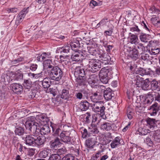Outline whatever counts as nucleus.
Here are the masks:
<instances>
[{
    "label": "nucleus",
    "mask_w": 160,
    "mask_h": 160,
    "mask_svg": "<svg viewBox=\"0 0 160 160\" xmlns=\"http://www.w3.org/2000/svg\"><path fill=\"white\" fill-rule=\"evenodd\" d=\"M160 96L158 93L155 92H151V99L152 101L155 100V101H159Z\"/></svg>",
    "instance_id": "obj_33"
},
{
    "label": "nucleus",
    "mask_w": 160,
    "mask_h": 160,
    "mask_svg": "<svg viewBox=\"0 0 160 160\" xmlns=\"http://www.w3.org/2000/svg\"><path fill=\"white\" fill-rule=\"evenodd\" d=\"M39 130V131L37 132L36 133H39L42 135H44L48 134L50 133L51 131L50 127L49 126L46 125H43L41 128L40 126Z\"/></svg>",
    "instance_id": "obj_15"
},
{
    "label": "nucleus",
    "mask_w": 160,
    "mask_h": 160,
    "mask_svg": "<svg viewBox=\"0 0 160 160\" xmlns=\"http://www.w3.org/2000/svg\"><path fill=\"white\" fill-rule=\"evenodd\" d=\"M99 60L102 64L106 65L108 64L111 58L108 54L103 53L99 56Z\"/></svg>",
    "instance_id": "obj_13"
},
{
    "label": "nucleus",
    "mask_w": 160,
    "mask_h": 160,
    "mask_svg": "<svg viewBox=\"0 0 160 160\" xmlns=\"http://www.w3.org/2000/svg\"><path fill=\"white\" fill-rule=\"evenodd\" d=\"M88 78L87 81L90 84H93L96 83L98 80V76L95 74H92L90 75H87Z\"/></svg>",
    "instance_id": "obj_21"
},
{
    "label": "nucleus",
    "mask_w": 160,
    "mask_h": 160,
    "mask_svg": "<svg viewBox=\"0 0 160 160\" xmlns=\"http://www.w3.org/2000/svg\"><path fill=\"white\" fill-rule=\"evenodd\" d=\"M27 9H24L20 12V13L18 14V15H19V16H21V17H23V18H24L26 14L27 13Z\"/></svg>",
    "instance_id": "obj_56"
},
{
    "label": "nucleus",
    "mask_w": 160,
    "mask_h": 160,
    "mask_svg": "<svg viewBox=\"0 0 160 160\" xmlns=\"http://www.w3.org/2000/svg\"><path fill=\"white\" fill-rule=\"evenodd\" d=\"M100 128L101 129L106 131L110 130L112 128L111 124L107 122L103 123L101 125Z\"/></svg>",
    "instance_id": "obj_35"
},
{
    "label": "nucleus",
    "mask_w": 160,
    "mask_h": 160,
    "mask_svg": "<svg viewBox=\"0 0 160 160\" xmlns=\"http://www.w3.org/2000/svg\"><path fill=\"white\" fill-rule=\"evenodd\" d=\"M139 51L136 48H133L129 52L130 57L133 59L136 60L138 58Z\"/></svg>",
    "instance_id": "obj_24"
},
{
    "label": "nucleus",
    "mask_w": 160,
    "mask_h": 160,
    "mask_svg": "<svg viewBox=\"0 0 160 160\" xmlns=\"http://www.w3.org/2000/svg\"><path fill=\"white\" fill-rule=\"evenodd\" d=\"M66 152V150L65 148H62L61 149H59L57 151L58 154L59 155H61L64 154H65Z\"/></svg>",
    "instance_id": "obj_60"
},
{
    "label": "nucleus",
    "mask_w": 160,
    "mask_h": 160,
    "mask_svg": "<svg viewBox=\"0 0 160 160\" xmlns=\"http://www.w3.org/2000/svg\"><path fill=\"white\" fill-rule=\"evenodd\" d=\"M35 133H33V135H27L25 137H23L22 139L24 140V142L29 146H35Z\"/></svg>",
    "instance_id": "obj_10"
},
{
    "label": "nucleus",
    "mask_w": 160,
    "mask_h": 160,
    "mask_svg": "<svg viewBox=\"0 0 160 160\" xmlns=\"http://www.w3.org/2000/svg\"><path fill=\"white\" fill-rule=\"evenodd\" d=\"M88 65L89 71L92 72H97L101 67V62L95 59H89Z\"/></svg>",
    "instance_id": "obj_5"
},
{
    "label": "nucleus",
    "mask_w": 160,
    "mask_h": 160,
    "mask_svg": "<svg viewBox=\"0 0 160 160\" xmlns=\"http://www.w3.org/2000/svg\"><path fill=\"white\" fill-rule=\"evenodd\" d=\"M23 85L24 89L29 90L32 87V84L30 79H28L24 80Z\"/></svg>",
    "instance_id": "obj_26"
},
{
    "label": "nucleus",
    "mask_w": 160,
    "mask_h": 160,
    "mask_svg": "<svg viewBox=\"0 0 160 160\" xmlns=\"http://www.w3.org/2000/svg\"><path fill=\"white\" fill-rule=\"evenodd\" d=\"M35 150L34 148L30 149L28 151V155L30 157L32 156L35 153Z\"/></svg>",
    "instance_id": "obj_62"
},
{
    "label": "nucleus",
    "mask_w": 160,
    "mask_h": 160,
    "mask_svg": "<svg viewBox=\"0 0 160 160\" xmlns=\"http://www.w3.org/2000/svg\"><path fill=\"white\" fill-rule=\"evenodd\" d=\"M150 132V131L149 129H146L141 127H139L137 132V134H139L141 135H146L148 133H149Z\"/></svg>",
    "instance_id": "obj_30"
},
{
    "label": "nucleus",
    "mask_w": 160,
    "mask_h": 160,
    "mask_svg": "<svg viewBox=\"0 0 160 160\" xmlns=\"http://www.w3.org/2000/svg\"><path fill=\"white\" fill-rule=\"evenodd\" d=\"M87 77L77 78V81L78 84L81 87H87Z\"/></svg>",
    "instance_id": "obj_18"
},
{
    "label": "nucleus",
    "mask_w": 160,
    "mask_h": 160,
    "mask_svg": "<svg viewBox=\"0 0 160 160\" xmlns=\"http://www.w3.org/2000/svg\"><path fill=\"white\" fill-rule=\"evenodd\" d=\"M151 11H152L151 13L154 14L152 15L151 21L154 25L157 26L158 24L160 23V21L158 20V16L160 13V11L155 2L151 7Z\"/></svg>",
    "instance_id": "obj_4"
},
{
    "label": "nucleus",
    "mask_w": 160,
    "mask_h": 160,
    "mask_svg": "<svg viewBox=\"0 0 160 160\" xmlns=\"http://www.w3.org/2000/svg\"><path fill=\"white\" fill-rule=\"evenodd\" d=\"M135 71H136L137 74H138L141 76H143L145 74V69H143L142 68H137L135 69Z\"/></svg>",
    "instance_id": "obj_47"
},
{
    "label": "nucleus",
    "mask_w": 160,
    "mask_h": 160,
    "mask_svg": "<svg viewBox=\"0 0 160 160\" xmlns=\"http://www.w3.org/2000/svg\"><path fill=\"white\" fill-rule=\"evenodd\" d=\"M35 146L37 145L38 147H41L43 146V145L45 142V138L42 135H40L39 133H35Z\"/></svg>",
    "instance_id": "obj_9"
},
{
    "label": "nucleus",
    "mask_w": 160,
    "mask_h": 160,
    "mask_svg": "<svg viewBox=\"0 0 160 160\" xmlns=\"http://www.w3.org/2000/svg\"><path fill=\"white\" fill-rule=\"evenodd\" d=\"M62 160H74V157L71 154L66 155L62 158Z\"/></svg>",
    "instance_id": "obj_52"
},
{
    "label": "nucleus",
    "mask_w": 160,
    "mask_h": 160,
    "mask_svg": "<svg viewBox=\"0 0 160 160\" xmlns=\"http://www.w3.org/2000/svg\"><path fill=\"white\" fill-rule=\"evenodd\" d=\"M83 87L84 88L80 90L81 92L82 93H83L85 95H87L89 92V90L88 89L87 86L86 87Z\"/></svg>",
    "instance_id": "obj_57"
},
{
    "label": "nucleus",
    "mask_w": 160,
    "mask_h": 160,
    "mask_svg": "<svg viewBox=\"0 0 160 160\" xmlns=\"http://www.w3.org/2000/svg\"><path fill=\"white\" fill-rule=\"evenodd\" d=\"M71 48H77L79 47L80 43L78 40H74L72 41L70 45Z\"/></svg>",
    "instance_id": "obj_41"
},
{
    "label": "nucleus",
    "mask_w": 160,
    "mask_h": 160,
    "mask_svg": "<svg viewBox=\"0 0 160 160\" xmlns=\"http://www.w3.org/2000/svg\"><path fill=\"white\" fill-rule=\"evenodd\" d=\"M88 131L91 134H96L99 132L97 125L92 123L90 127H89ZM94 136V135H93Z\"/></svg>",
    "instance_id": "obj_23"
},
{
    "label": "nucleus",
    "mask_w": 160,
    "mask_h": 160,
    "mask_svg": "<svg viewBox=\"0 0 160 160\" xmlns=\"http://www.w3.org/2000/svg\"><path fill=\"white\" fill-rule=\"evenodd\" d=\"M149 81L148 78L146 79L145 80H144L142 84L143 86L142 87V89L145 90H148L149 88H148L149 87Z\"/></svg>",
    "instance_id": "obj_39"
},
{
    "label": "nucleus",
    "mask_w": 160,
    "mask_h": 160,
    "mask_svg": "<svg viewBox=\"0 0 160 160\" xmlns=\"http://www.w3.org/2000/svg\"><path fill=\"white\" fill-rule=\"evenodd\" d=\"M143 48V44L141 43H140L138 44L135 48H136L137 50H138L139 52H141L142 51Z\"/></svg>",
    "instance_id": "obj_61"
},
{
    "label": "nucleus",
    "mask_w": 160,
    "mask_h": 160,
    "mask_svg": "<svg viewBox=\"0 0 160 160\" xmlns=\"http://www.w3.org/2000/svg\"><path fill=\"white\" fill-rule=\"evenodd\" d=\"M88 71L81 67H77L74 72V75L76 78L87 77Z\"/></svg>",
    "instance_id": "obj_7"
},
{
    "label": "nucleus",
    "mask_w": 160,
    "mask_h": 160,
    "mask_svg": "<svg viewBox=\"0 0 160 160\" xmlns=\"http://www.w3.org/2000/svg\"><path fill=\"white\" fill-rule=\"evenodd\" d=\"M159 110L158 103H155L151 106V116H156Z\"/></svg>",
    "instance_id": "obj_22"
},
{
    "label": "nucleus",
    "mask_w": 160,
    "mask_h": 160,
    "mask_svg": "<svg viewBox=\"0 0 160 160\" xmlns=\"http://www.w3.org/2000/svg\"><path fill=\"white\" fill-rule=\"evenodd\" d=\"M120 140L121 139L119 137H116L111 143V148H115L121 144Z\"/></svg>",
    "instance_id": "obj_25"
},
{
    "label": "nucleus",
    "mask_w": 160,
    "mask_h": 160,
    "mask_svg": "<svg viewBox=\"0 0 160 160\" xmlns=\"http://www.w3.org/2000/svg\"><path fill=\"white\" fill-rule=\"evenodd\" d=\"M91 104L87 100H85L80 102L79 104V108L82 111H86L89 109Z\"/></svg>",
    "instance_id": "obj_19"
},
{
    "label": "nucleus",
    "mask_w": 160,
    "mask_h": 160,
    "mask_svg": "<svg viewBox=\"0 0 160 160\" xmlns=\"http://www.w3.org/2000/svg\"><path fill=\"white\" fill-rule=\"evenodd\" d=\"M23 18L21 17V16L18 15L15 21V23L16 25H18L19 23L22 21V19Z\"/></svg>",
    "instance_id": "obj_55"
},
{
    "label": "nucleus",
    "mask_w": 160,
    "mask_h": 160,
    "mask_svg": "<svg viewBox=\"0 0 160 160\" xmlns=\"http://www.w3.org/2000/svg\"><path fill=\"white\" fill-rule=\"evenodd\" d=\"M61 157L58 154H53L49 158L48 160H61Z\"/></svg>",
    "instance_id": "obj_45"
},
{
    "label": "nucleus",
    "mask_w": 160,
    "mask_h": 160,
    "mask_svg": "<svg viewBox=\"0 0 160 160\" xmlns=\"http://www.w3.org/2000/svg\"><path fill=\"white\" fill-rule=\"evenodd\" d=\"M153 136L154 139H160V131L157 130L155 131Z\"/></svg>",
    "instance_id": "obj_53"
},
{
    "label": "nucleus",
    "mask_w": 160,
    "mask_h": 160,
    "mask_svg": "<svg viewBox=\"0 0 160 160\" xmlns=\"http://www.w3.org/2000/svg\"><path fill=\"white\" fill-rule=\"evenodd\" d=\"M135 81H136V84L137 86L142 88L144 81L143 78H136L135 79Z\"/></svg>",
    "instance_id": "obj_42"
},
{
    "label": "nucleus",
    "mask_w": 160,
    "mask_h": 160,
    "mask_svg": "<svg viewBox=\"0 0 160 160\" xmlns=\"http://www.w3.org/2000/svg\"><path fill=\"white\" fill-rule=\"evenodd\" d=\"M50 144L51 148L56 149L60 146V140L58 137H56L50 142Z\"/></svg>",
    "instance_id": "obj_16"
},
{
    "label": "nucleus",
    "mask_w": 160,
    "mask_h": 160,
    "mask_svg": "<svg viewBox=\"0 0 160 160\" xmlns=\"http://www.w3.org/2000/svg\"><path fill=\"white\" fill-rule=\"evenodd\" d=\"M158 83L155 80L151 82V89L152 90H156L158 87Z\"/></svg>",
    "instance_id": "obj_44"
},
{
    "label": "nucleus",
    "mask_w": 160,
    "mask_h": 160,
    "mask_svg": "<svg viewBox=\"0 0 160 160\" xmlns=\"http://www.w3.org/2000/svg\"><path fill=\"white\" fill-rule=\"evenodd\" d=\"M24 132V130L23 128L19 127L16 128L15 130V133L16 135L19 136H21L23 134Z\"/></svg>",
    "instance_id": "obj_37"
},
{
    "label": "nucleus",
    "mask_w": 160,
    "mask_h": 160,
    "mask_svg": "<svg viewBox=\"0 0 160 160\" xmlns=\"http://www.w3.org/2000/svg\"><path fill=\"white\" fill-rule=\"evenodd\" d=\"M60 140L65 143L70 144L72 143L71 138L66 134L65 132H62L59 135Z\"/></svg>",
    "instance_id": "obj_12"
},
{
    "label": "nucleus",
    "mask_w": 160,
    "mask_h": 160,
    "mask_svg": "<svg viewBox=\"0 0 160 160\" xmlns=\"http://www.w3.org/2000/svg\"><path fill=\"white\" fill-rule=\"evenodd\" d=\"M86 114L87 115L86 118L85 122L87 123H89L91 122V114L89 112H87Z\"/></svg>",
    "instance_id": "obj_58"
},
{
    "label": "nucleus",
    "mask_w": 160,
    "mask_h": 160,
    "mask_svg": "<svg viewBox=\"0 0 160 160\" xmlns=\"http://www.w3.org/2000/svg\"><path fill=\"white\" fill-rule=\"evenodd\" d=\"M151 48H154L159 47L158 42L156 40H151Z\"/></svg>",
    "instance_id": "obj_50"
},
{
    "label": "nucleus",
    "mask_w": 160,
    "mask_h": 160,
    "mask_svg": "<svg viewBox=\"0 0 160 160\" xmlns=\"http://www.w3.org/2000/svg\"><path fill=\"white\" fill-rule=\"evenodd\" d=\"M52 62L51 60L46 59L44 61V64L48 68H51L49 72V77L53 80L59 81L62 76V71L59 67L53 66L51 64Z\"/></svg>",
    "instance_id": "obj_2"
},
{
    "label": "nucleus",
    "mask_w": 160,
    "mask_h": 160,
    "mask_svg": "<svg viewBox=\"0 0 160 160\" xmlns=\"http://www.w3.org/2000/svg\"><path fill=\"white\" fill-rule=\"evenodd\" d=\"M47 119L46 117L42 115L37 116L36 117L31 116L27 118L25 126L27 130L31 132L36 133L37 132L39 131L40 125L47 122Z\"/></svg>",
    "instance_id": "obj_1"
},
{
    "label": "nucleus",
    "mask_w": 160,
    "mask_h": 160,
    "mask_svg": "<svg viewBox=\"0 0 160 160\" xmlns=\"http://www.w3.org/2000/svg\"><path fill=\"white\" fill-rule=\"evenodd\" d=\"M50 152V150L49 149L43 150L39 153V156L41 158H45L48 156Z\"/></svg>",
    "instance_id": "obj_32"
},
{
    "label": "nucleus",
    "mask_w": 160,
    "mask_h": 160,
    "mask_svg": "<svg viewBox=\"0 0 160 160\" xmlns=\"http://www.w3.org/2000/svg\"><path fill=\"white\" fill-rule=\"evenodd\" d=\"M108 22V19L103 18L98 23L95 27L96 28H98L100 27L103 26Z\"/></svg>",
    "instance_id": "obj_43"
},
{
    "label": "nucleus",
    "mask_w": 160,
    "mask_h": 160,
    "mask_svg": "<svg viewBox=\"0 0 160 160\" xmlns=\"http://www.w3.org/2000/svg\"><path fill=\"white\" fill-rule=\"evenodd\" d=\"M71 48L70 46L67 45H65L62 47L60 48L59 49V50L61 53L65 56L69 52Z\"/></svg>",
    "instance_id": "obj_20"
},
{
    "label": "nucleus",
    "mask_w": 160,
    "mask_h": 160,
    "mask_svg": "<svg viewBox=\"0 0 160 160\" xmlns=\"http://www.w3.org/2000/svg\"><path fill=\"white\" fill-rule=\"evenodd\" d=\"M51 128L52 129V135L55 137L58 136L59 133L61 132V130L59 128H54L53 127H51Z\"/></svg>",
    "instance_id": "obj_40"
},
{
    "label": "nucleus",
    "mask_w": 160,
    "mask_h": 160,
    "mask_svg": "<svg viewBox=\"0 0 160 160\" xmlns=\"http://www.w3.org/2000/svg\"><path fill=\"white\" fill-rule=\"evenodd\" d=\"M10 88L14 93L18 95L21 94L23 90V87L21 84L16 83L11 84Z\"/></svg>",
    "instance_id": "obj_8"
},
{
    "label": "nucleus",
    "mask_w": 160,
    "mask_h": 160,
    "mask_svg": "<svg viewBox=\"0 0 160 160\" xmlns=\"http://www.w3.org/2000/svg\"><path fill=\"white\" fill-rule=\"evenodd\" d=\"M70 96L69 94V89L68 88L63 89H62V94L61 95V98L64 99H67L69 98Z\"/></svg>",
    "instance_id": "obj_27"
},
{
    "label": "nucleus",
    "mask_w": 160,
    "mask_h": 160,
    "mask_svg": "<svg viewBox=\"0 0 160 160\" xmlns=\"http://www.w3.org/2000/svg\"><path fill=\"white\" fill-rule=\"evenodd\" d=\"M18 11V9L17 8H8L7 11L8 12H16Z\"/></svg>",
    "instance_id": "obj_63"
},
{
    "label": "nucleus",
    "mask_w": 160,
    "mask_h": 160,
    "mask_svg": "<svg viewBox=\"0 0 160 160\" xmlns=\"http://www.w3.org/2000/svg\"><path fill=\"white\" fill-rule=\"evenodd\" d=\"M150 94L149 93L146 95L143 96L141 98V96H140L141 100L143 102L144 106L143 107L144 108H147L148 110H150Z\"/></svg>",
    "instance_id": "obj_11"
},
{
    "label": "nucleus",
    "mask_w": 160,
    "mask_h": 160,
    "mask_svg": "<svg viewBox=\"0 0 160 160\" xmlns=\"http://www.w3.org/2000/svg\"><path fill=\"white\" fill-rule=\"evenodd\" d=\"M160 51V48L159 47L154 48H151V54L155 55L158 54Z\"/></svg>",
    "instance_id": "obj_48"
},
{
    "label": "nucleus",
    "mask_w": 160,
    "mask_h": 160,
    "mask_svg": "<svg viewBox=\"0 0 160 160\" xmlns=\"http://www.w3.org/2000/svg\"><path fill=\"white\" fill-rule=\"evenodd\" d=\"M18 141L19 140H18V138L16 137V136H14L12 139V142L13 144L16 147H17V146L15 144L16 143L17 144V143L19 142Z\"/></svg>",
    "instance_id": "obj_64"
},
{
    "label": "nucleus",
    "mask_w": 160,
    "mask_h": 160,
    "mask_svg": "<svg viewBox=\"0 0 160 160\" xmlns=\"http://www.w3.org/2000/svg\"><path fill=\"white\" fill-rule=\"evenodd\" d=\"M133 110L130 108L128 107L127 109V114L128 118L129 119H131L132 118L133 113Z\"/></svg>",
    "instance_id": "obj_46"
},
{
    "label": "nucleus",
    "mask_w": 160,
    "mask_h": 160,
    "mask_svg": "<svg viewBox=\"0 0 160 160\" xmlns=\"http://www.w3.org/2000/svg\"><path fill=\"white\" fill-rule=\"evenodd\" d=\"M114 94L112 92V90L110 88H107L104 91L103 97L105 99L109 101L114 96Z\"/></svg>",
    "instance_id": "obj_14"
},
{
    "label": "nucleus",
    "mask_w": 160,
    "mask_h": 160,
    "mask_svg": "<svg viewBox=\"0 0 160 160\" xmlns=\"http://www.w3.org/2000/svg\"><path fill=\"white\" fill-rule=\"evenodd\" d=\"M159 123L158 120H156L155 119L151 118V129L152 128L156 129L157 128V124Z\"/></svg>",
    "instance_id": "obj_38"
},
{
    "label": "nucleus",
    "mask_w": 160,
    "mask_h": 160,
    "mask_svg": "<svg viewBox=\"0 0 160 160\" xmlns=\"http://www.w3.org/2000/svg\"><path fill=\"white\" fill-rule=\"evenodd\" d=\"M129 37L130 40V42L132 44H136L138 43V39L137 35L132 34L131 33H129Z\"/></svg>",
    "instance_id": "obj_34"
},
{
    "label": "nucleus",
    "mask_w": 160,
    "mask_h": 160,
    "mask_svg": "<svg viewBox=\"0 0 160 160\" xmlns=\"http://www.w3.org/2000/svg\"><path fill=\"white\" fill-rule=\"evenodd\" d=\"M154 69V70L152 68L151 69V76L152 74L154 75L155 72L158 75H160V67L157 68H155Z\"/></svg>",
    "instance_id": "obj_49"
},
{
    "label": "nucleus",
    "mask_w": 160,
    "mask_h": 160,
    "mask_svg": "<svg viewBox=\"0 0 160 160\" xmlns=\"http://www.w3.org/2000/svg\"><path fill=\"white\" fill-rule=\"evenodd\" d=\"M92 97L93 99H96V101H98V100L101 99L102 98V96L100 94V93L96 92L93 94V96H92Z\"/></svg>",
    "instance_id": "obj_51"
},
{
    "label": "nucleus",
    "mask_w": 160,
    "mask_h": 160,
    "mask_svg": "<svg viewBox=\"0 0 160 160\" xmlns=\"http://www.w3.org/2000/svg\"><path fill=\"white\" fill-rule=\"evenodd\" d=\"M109 70L105 68H102L99 72V78L100 81L103 83H108L109 80Z\"/></svg>",
    "instance_id": "obj_6"
},
{
    "label": "nucleus",
    "mask_w": 160,
    "mask_h": 160,
    "mask_svg": "<svg viewBox=\"0 0 160 160\" xmlns=\"http://www.w3.org/2000/svg\"><path fill=\"white\" fill-rule=\"evenodd\" d=\"M141 41L144 42H148L149 40L150 36L149 34L142 33L139 36Z\"/></svg>",
    "instance_id": "obj_28"
},
{
    "label": "nucleus",
    "mask_w": 160,
    "mask_h": 160,
    "mask_svg": "<svg viewBox=\"0 0 160 160\" xmlns=\"http://www.w3.org/2000/svg\"><path fill=\"white\" fill-rule=\"evenodd\" d=\"M96 137L89 138L86 140V145L88 148H93V146L97 143Z\"/></svg>",
    "instance_id": "obj_17"
},
{
    "label": "nucleus",
    "mask_w": 160,
    "mask_h": 160,
    "mask_svg": "<svg viewBox=\"0 0 160 160\" xmlns=\"http://www.w3.org/2000/svg\"><path fill=\"white\" fill-rule=\"evenodd\" d=\"M50 81L47 78L43 79L42 82V85L44 88H48L50 86Z\"/></svg>",
    "instance_id": "obj_36"
},
{
    "label": "nucleus",
    "mask_w": 160,
    "mask_h": 160,
    "mask_svg": "<svg viewBox=\"0 0 160 160\" xmlns=\"http://www.w3.org/2000/svg\"><path fill=\"white\" fill-rule=\"evenodd\" d=\"M82 54H73L71 56V58L73 61L76 62H78L81 61L82 59Z\"/></svg>",
    "instance_id": "obj_29"
},
{
    "label": "nucleus",
    "mask_w": 160,
    "mask_h": 160,
    "mask_svg": "<svg viewBox=\"0 0 160 160\" xmlns=\"http://www.w3.org/2000/svg\"><path fill=\"white\" fill-rule=\"evenodd\" d=\"M38 68V65L36 64H32L29 67V69L32 71H36Z\"/></svg>",
    "instance_id": "obj_59"
},
{
    "label": "nucleus",
    "mask_w": 160,
    "mask_h": 160,
    "mask_svg": "<svg viewBox=\"0 0 160 160\" xmlns=\"http://www.w3.org/2000/svg\"><path fill=\"white\" fill-rule=\"evenodd\" d=\"M69 56V55H66L65 56H63L62 55H60V59H61L62 58L63 59H64L62 61V63L63 64H65L66 65H67L70 63V62L69 61H67L66 60V57H68Z\"/></svg>",
    "instance_id": "obj_54"
},
{
    "label": "nucleus",
    "mask_w": 160,
    "mask_h": 160,
    "mask_svg": "<svg viewBox=\"0 0 160 160\" xmlns=\"http://www.w3.org/2000/svg\"><path fill=\"white\" fill-rule=\"evenodd\" d=\"M95 101V103L91 104V106L92 107V111L100 114V116L104 118V117H106L105 113L106 108L104 106L102 102L96 101H94V102Z\"/></svg>",
    "instance_id": "obj_3"
},
{
    "label": "nucleus",
    "mask_w": 160,
    "mask_h": 160,
    "mask_svg": "<svg viewBox=\"0 0 160 160\" xmlns=\"http://www.w3.org/2000/svg\"><path fill=\"white\" fill-rule=\"evenodd\" d=\"M81 132L82 134V137L83 138H86L88 137H89L91 136V134L89 132V131L83 128L82 127L81 128Z\"/></svg>",
    "instance_id": "obj_31"
}]
</instances>
